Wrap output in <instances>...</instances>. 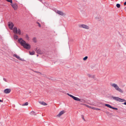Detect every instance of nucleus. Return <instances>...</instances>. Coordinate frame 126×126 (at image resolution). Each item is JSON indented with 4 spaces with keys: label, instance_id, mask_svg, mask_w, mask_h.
<instances>
[{
    "label": "nucleus",
    "instance_id": "5701e85b",
    "mask_svg": "<svg viewBox=\"0 0 126 126\" xmlns=\"http://www.w3.org/2000/svg\"><path fill=\"white\" fill-rule=\"evenodd\" d=\"M68 95L70 96L71 97H72V98H73V97L74 96H73V95H71L69 94L68 93L67 94Z\"/></svg>",
    "mask_w": 126,
    "mask_h": 126
},
{
    "label": "nucleus",
    "instance_id": "6e6552de",
    "mask_svg": "<svg viewBox=\"0 0 126 126\" xmlns=\"http://www.w3.org/2000/svg\"><path fill=\"white\" fill-rule=\"evenodd\" d=\"M11 91L10 89H7L4 90V93L6 94H8L10 93Z\"/></svg>",
    "mask_w": 126,
    "mask_h": 126
},
{
    "label": "nucleus",
    "instance_id": "7ed1b4c3",
    "mask_svg": "<svg viewBox=\"0 0 126 126\" xmlns=\"http://www.w3.org/2000/svg\"><path fill=\"white\" fill-rule=\"evenodd\" d=\"M111 98H112V99L120 102H123L124 101H126V100L122 99L118 97L112 96L111 97Z\"/></svg>",
    "mask_w": 126,
    "mask_h": 126
},
{
    "label": "nucleus",
    "instance_id": "f3484780",
    "mask_svg": "<svg viewBox=\"0 0 126 126\" xmlns=\"http://www.w3.org/2000/svg\"><path fill=\"white\" fill-rule=\"evenodd\" d=\"M29 53L31 55H33L34 54V51H32V52L29 51Z\"/></svg>",
    "mask_w": 126,
    "mask_h": 126
},
{
    "label": "nucleus",
    "instance_id": "bb28decb",
    "mask_svg": "<svg viewBox=\"0 0 126 126\" xmlns=\"http://www.w3.org/2000/svg\"><path fill=\"white\" fill-rule=\"evenodd\" d=\"M95 110H100V109H99V108H95Z\"/></svg>",
    "mask_w": 126,
    "mask_h": 126
},
{
    "label": "nucleus",
    "instance_id": "393cba45",
    "mask_svg": "<svg viewBox=\"0 0 126 126\" xmlns=\"http://www.w3.org/2000/svg\"><path fill=\"white\" fill-rule=\"evenodd\" d=\"M84 105H85L87 107H88V108H91V106H89V105H86L85 104H84Z\"/></svg>",
    "mask_w": 126,
    "mask_h": 126
},
{
    "label": "nucleus",
    "instance_id": "2eb2a0df",
    "mask_svg": "<svg viewBox=\"0 0 126 126\" xmlns=\"http://www.w3.org/2000/svg\"><path fill=\"white\" fill-rule=\"evenodd\" d=\"M14 39L15 40H17L18 39V36L16 35H14Z\"/></svg>",
    "mask_w": 126,
    "mask_h": 126
},
{
    "label": "nucleus",
    "instance_id": "20e7f679",
    "mask_svg": "<svg viewBox=\"0 0 126 126\" xmlns=\"http://www.w3.org/2000/svg\"><path fill=\"white\" fill-rule=\"evenodd\" d=\"M79 27L80 28H82L86 29H89V27L87 25L84 24H81L79 25Z\"/></svg>",
    "mask_w": 126,
    "mask_h": 126
},
{
    "label": "nucleus",
    "instance_id": "cd10ccee",
    "mask_svg": "<svg viewBox=\"0 0 126 126\" xmlns=\"http://www.w3.org/2000/svg\"><path fill=\"white\" fill-rule=\"evenodd\" d=\"M37 23L38 25V26L39 27H41V25L38 22H37Z\"/></svg>",
    "mask_w": 126,
    "mask_h": 126
},
{
    "label": "nucleus",
    "instance_id": "9b49d317",
    "mask_svg": "<svg viewBox=\"0 0 126 126\" xmlns=\"http://www.w3.org/2000/svg\"><path fill=\"white\" fill-rule=\"evenodd\" d=\"M65 111L64 110L62 111H60L59 114L57 115V116L60 117L64 113Z\"/></svg>",
    "mask_w": 126,
    "mask_h": 126
},
{
    "label": "nucleus",
    "instance_id": "4468645a",
    "mask_svg": "<svg viewBox=\"0 0 126 126\" xmlns=\"http://www.w3.org/2000/svg\"><path fill=\"white\" fill-rule=\"evenodd\" d=\"M105 105L107 107H109L110 108H112V106H111L109 104H105Z\"/></svg>",
    "mask_w": 126,
    "mask_h": 126
},
{
    "label": "nucleus",
    "instance_id": "a211bd4d",
    "mask_svg": "<svg viewBox=\"0 0 126 126\" xmlns=\"http://www.w3.org/2000/svg\"><path fill=\"white\" fill-rule=\"evenodd\" d=\"M17 33H18L19 35L21 34V31L19 29H18L17 30Z\"/></svg>",
    "mask_w": 126,
    "mask_h": 126
},
{
    "label": "nucleus",
    "instance_id": "c85d7f7f",
    "mask_svg": "<svg viewBox=\"0 0 126 126\" xmlns=\"http://www.w3.org/2000/svg\"><path fill=\"white\" fill-rule=\"evenodd\" d=\"M31 114H34L35 113V112L33 111H32L31 112Z\"/></svg>",
    "mask_w": 126,
    "mask_h": 126
},
{
    "label": "nucleus",
    "instance_id": "0eeeda50",
    "mask_svg": "<svg viewBox=\"0 0 126 126\" xmlns=\"http://www.w3.org/2000/svg\"><path fill=\"white\" fill-rule=\"evenodd\" d=\"M56 13L62 16H63L65 15L61 11L57 10L56 12Z\"/></svg>",
    "mask_w": 126,
    "mask_h": 126
},
{
    "label": "nucleus",
    "instance_id": "9d476101",
    "mask_svg": "<svg viewBox=\"0 0 126 126\" xmlns=\"http://www.w3.org/2000/svg\"><path fill=\"white\" fill-rule=\"evenodd\" d=\"M13 56L14 57H15L16 58L19 59L21 61L23 60L22 59L20 58V57L19 56L17 55L16 54H14L13 55Z\"/></svg>",
    "mask_w": 126,
    "mask_h": 126
},
{
    "label": "nucleus",
    "instance_id": "2f4dec72",
    "mask_svg": "<svg viewBox=\"0 0 126 126\" xmlns=\"http://www.w3.org/2000/svg\"><path fill=\"white\" fill-rule=\"evenodd\" d=\"M3 80L5 81V82H7V80L6 79H5V78H3Z\"/></svg>",
    "mask_w": 126,
    "mask_h": 126
},
{
    "label": "nucleus",
    "instance_id": "f03ea898",
    "mask_svg": "<svg viewBox=\"0 0 126 126\" xmlns=\"http://www.w3.org/2000/svg\"><path fill=\"white\" fill-rule=\"evenodd\" d=\"M111 85L117 91H118L120 93H123V91L115 83H112L111 84Z\"/></svg>",
    "mask_w": 126,
    "mask_h": 126
},
{
    "label": "nucleus",
    "instance_id": "dca6fc26",
    "mask_svg": "<svg viewBox=\"0 0 126 126\" xmlns=\"http://www.w3.org/2000/svg\"><path fill=\"white\" fill-rule=\"evenodd\" d=\"M32 40L33 41L34 43H36V38L35 37L33 38L32 39Z\"/></svg>",
    "mask_w": 126,
    "mask_h": 126
},
{
    "label": "nucleus",
    "instance_id": "c756f323",
    "mask_svg": "<svg viewBox=\"0 0 126 126\" xmlns=\"http://www.w3.org/2000/svg\"><path fill=\"white\" fill-rule=\"evenodd\" d=\"M95 108L94 107H91V109H93V110H95Z\"/></svg>",
    "mask_w": 126,
    "mask_h": 126
},
{
    "label": "nucleus",
    "instance_id": "473e14b6",
    "mask_svg": "<svg viewBox=\"0 0 126 126\" xmlns=\"http://www.w3.org/2000/svg\"><path fill=\"white\" fill-rule=\"evenodd\" d=\"M88 76L89 77H91V76L90 74H88Z\"/></svg>",
    "mask_w": 126,
    "mask_h": 126
},
{
    "label": "nucleus",
    "instance_id": "1a4fd4ad",
    "mask_svg": "<svg viewBox=\"0 0 126 126\" xmlns=\"http://www.w3.org/2000/svg\"><path fill=\"white\" fill-rule=\"evenodd\" d=\"M73 99H74L75 100L78 101H80L81 102H82L83 101H83V100H82L81 101V100L80 99H79L78 97H75L74 96L73 98Z\"/></svg>",
    "mask_w": 126,
    "mask_h": 126
},
{
    "label": "nucleus",
    "instance_id": "72a5a7b5",
    "mask_svg": "<svg viewBox=\"0 0 126 126\" xmlns=\"http://www.w3.org/2000/svg\"><path fill=\"white\" fill-rule=\"evenodd\" d=\"M124 5H126V1H125L124 3Z\"/></svg>",
    "mask_w": 126,
    "mask_h": 126
},
{
    "label": "nucleus",
    "instance_id": "f704fd0d",
    "mask_svg": "<svg viewBox=\"0 0 126 126\" xmlns=\"http://www.w3.org/2000/svg\"><path fill=\"white\" fill-rule=\"evenodd\" d=\"M123 104L125 105H126V102H124V103H123Z\"/></svg>",
    "mask_w": 126,
    "mask_h": 126
},
{
    "label": "nucleus",
    "instance_id": "ddd939ff",
    "mask_svg": "<svg viewBox=\"0 0 126 126\" xmlns=\"http://www.w3.org/2000/svg\"><path fill=\"white\" fill-rule=\"evenodd\" d=\"M40 104H41L43 105H47V103H45V102H40Z\"/></svg>",
    "mask_w": 126,
    "mask_h": 126
},
{
    "label": "nucleus",
    "instance_id": "4be33fe9",
    "mask_svg": "<svg viewBox=\"0 0 126 126\" xmlns=\"http://www.w3.org/2000/svg\"><path fill=\"white\" fill-rule=\"evenodd\" d=\"M6 1H7L8 2H10L11 3H12L13 1H12V0H6Z\"/></svg>",
    "mask_w": 126,
    "mask_h": 126
},
{
    "label": "nucleus",
    "instance_id": "423d86ee",
    "mask_svg": "<svg viewBox=\"0 0 126 126\" xmlns=\"http://www.w3.org/2000/svg\"><path fill=\"white\" fill-rule=\"evenodd\" d=\"M11 5L15 10L17 9V6L16 4L14 3H11Z\"/></svg>",
    "mask_w": 126,
    "mask_h": 126
},
{
    "label": "nucleus",
    "instance_id": "a878e982",
    "mask_svg": "<svg viewBox=\"0 0 126 126\" xmlns=\"http://www.w3.org/2000/svg\"><path fill=\"white\" fill-rule=\"evenodd\" d=\"M111 109H113L115 110H118L117 108H116L113 107H112V108H111Z\"/></svg>",
    "mask_w": 126,
    "mask_h": 126
},
{
    "label": "nucleus",
    "instance_id": "f8f14e48",
    "mask_svg": "<svg viewBox=\"0 0 126 126\" xmlns=\"http://www.w3.org/2000/svg\"><path fill=\"white\" fill-rule=\"evenodd\" d=\"M17 29L16 27H14L13 29L14 32L15 34L17 33Z\"/></svg>",
    "mask_w": 126,
    "mask_h": 126
},
{
    "label": "nucleus",
    "instance_id": "39448f33",
    "mask_svg": "<svg viewBox=\"0 0 126 126\" xmlns=\"http://www.w3.org/2000/svg\"><path fill=\"white\" fill-rule=\"evenodd\" d=\"M8 26L10 29L12 30L13 29L14 25L13 23L11 22H9L8 23Z\"/></svg>",
    "mask_w": 126,
    "mask_h": 126
},
{
    "label": "nucleus",
    "instance_id": "b1692460",
    "mask_svg": "<svg viewBox=\"0 0 126 126\" xmlns=\"http://www.w3.org/2000/svg\"><path fill=\"white\" fill-rule=\"evenodd\" d=\"M88 58V57L86 56L83 58V60L84 61L86 60Z\"/></svg>",
    "mask_w": 126,
    "mask_h": 126
},
{
    "label": "nucleus",
    "instance_id": "6ab92c4d",
    "mask_svg": "<svg viewBox=\"0 0 126 126\" xmlns=\"http://www.w3.org/2000/svg\"><path fill=\"white\" fill-rule=\"evenodd\" d=\"M25 38L27 40H29V37L27 34H26L25 36Z\"/></svg>",
    "mask_w": 126,
    "mask_h": 126
},
{
    "label": "nucleus",
    "instance_id": "c9c22d12",
    "mask_svg": "<svg viewBox=\"0 0 126 126\" xmlns=\"http://www.w3.org/2000/svg\"><path fill=\"white\" fill-rule=\"evenodd\" d=\"M3 102V101L2 100H1L0 99V102Z\"/></svg>",
    "mask_w": 126,
    "mask_h": 126
},
{
    "label": "nucleus",
    "instance_id": "7c9ffc66",
    "mask_svg": "<svg viewBox=\"0 0 126 126\" xmlns=\"http://www.w3.org/2000/svg\"><path fill=\"white\" fill-rule=\"evenodd\" d=\"M82 118L83 119V120L84 121H85V120L84 118V116L83 115L82 116Z\"/></svg>",
    "mask_w": 126,
    "mask_h": 126
},
{
    "label": "nucleus",
    "instance_id": "f257e3e1",
    "mask_svg": "<svg viewBox=\"0 0 126 126\" xmlns=\"http://www.w3.org/2000/svg\"><path fill=\"white\" fill-rule=\"evenodd\" d=\"M18 42L20 43L21 46H23L24 48L28 50L30 49V45L28 43H26V42L23 40L22 38H20L18 40Z\"/></svg>",
    "mask_w": 126,
    "mask_h": 126
},
{
    "label": "nucleus",
    "instance_id": "412c9836",
    "mask_svg": "<svg viewBox=\"0 0 126 126\" xmlns=\"http://www.w3.org/2000/svg\"><path fill=\"white\" fill-rule=\"evenodd\" d=\"M120 4H119L117 3L116 5V7L118 8H119L120 7Z\"/></svg>",
    "mask_w": 126,
    "mask_h": 126
},
{
    "label": "nucleus",
    "instance_id": "aec40b11",
    "mask_svg": "<svg viewBox=\"0 0 126 126\" xmlns=\"http://www.w3.org/2000/svg\"><path fill=\"white\" fill-rule=\"evenodd\" d=\"M28 104V102H26L24 104H22V106H27V105Z\"/></svg>",
    "mask_w": 126,
    "mask_h": 126
}]
</instances>
